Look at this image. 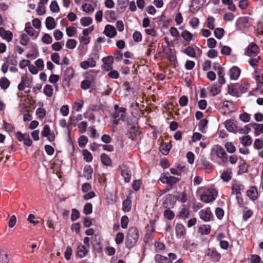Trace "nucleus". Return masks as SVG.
Listing matches in <instances>:
<instances>
[{
    "instance_id": "nucleus-60",
    "label": "nucleus",
    "mask_w": 263,
    "mask_h": 263,
    "mask_svg": "<svg viewBox=\"0 0 263 263\" xmlns=\"http://www.w3.org/2000/svg\"><path fill=\"white\" fill-rule=\"evenodd\" d=\"M129 219L127 216H123L121 219V225L123 229H126L127 227Z\"/></svg>"
},
{
    "instance_id": "nucleus-48",
    "label": "nucleus",
    "mask_w": 263,
    "mask_h": 263,
    "mask_svg": "<svg viewBox=\"0 0 263 263\" xmlns=\"http://www.w3.org/2000/svg\"><path fill=\"white\" fill-rule=\"evenodd\" d=\"M82 9L84 12L87 13H92L94 11V9L92 6L86 3L82 5Z\"/></svg>"
},
{
    "instance_id": "nucleus-23",
    "label": "nucleus",
    "mask_w": 263,
    "mask_h": 263,
    "mask_svg": "<svg viewBox=\"0 0 263 263\" xmlns=\"http://www.w3.org/2000/svg\"><path fill=\"white\" fill-rule=\"evenodd\" d=\"M10 84L9 80L6 77L2 78L0 79V87L4 90L7 89Z\"/></svg>"
},
{
    "instance_id": "nucleus-25",
    "label": "nucleus",
    "mask_w": 263,
    "mask_h": 263,
    "mask_svg": "<svg viewBox=\"0 0 263 263\" xmlns=\"http://www.w3.org/2000/svg\"><path fill=\"white\" fill-rule=\"evenodd\" d=\"M181 36L188 43L193 39V34L187 30L183 31Z\"/></svg>"
},
{
    "instance_id": "nucleus-39",
    "label": "nucleus",
    "mask_w": 263,
    "mask_h": 263,
    "mask_svg": "<svg viewBox=\"0 0 263 263\" xmlns=\"http://www.w3.org/2000/svg\"><path fill=\"white\" fill-rule=\"evenodd\" d=\"M224 29L222 28H217L214 30V35L218 39H221L224 34Z\"/></svg>"
},
{
    "instance_id": "nucleus-28",
    "label": "nucleus",
    "mask_w": 263,
    "mask_h": 263,
    "mask_svg": "<svg viewBox=\"0 0 263 263\" xmlns=\"http://www.w3.org/2000/svg\"><path fill=\"white\" fill-rule=\"evenodd\" d=\"M247 194L248 196L252 200H255L257 198V191L255 188L249 190Z\"/></svg>"
},
{
    "instance_id": "nucleus-17",
    "label": "nucleus",
    "mask_w": 263,
    "mask_h": 263,
    "mask_svg": "<svg viewBox=\"0 0 263 263\" xmlns=\"http://www.w3.org/2000/svg\"><path fill=\"white\" fill-rule=\"evenodd\" d=\"M155 261L156 263H172L168 257L158 254L155 256Z\"/></svg>"
},
{
    "instance_id": "nucleus-61",
    "label": "nucleus",
    "mask_w": 263,
    "mask_h": 263,
    "mask_svg": "<svg viewBox=\"0 0 263 263\" xmlns=\"http://www.w3.org/2000/svg\"><path fill=\"white\" fill-rule=\"evenodd\" d=\"M239 119L243 122L247 123L250 120V115L247 112H244L239 115Z\"/></svg>"
},
{
    "instance_id": "nucleus-1",
    "label": "nucleus",
    "mask_w": 263,
    "mask_h": 263,
    "mask_svg": "<svg viewBox=\"0 0 263 263\" xmlns=\"http://www.w3.org/2000/svg\"><path fill=\"white\" fill-rule=\"evenodd\" d=\"M139 239V232L135 227H132L128 230L126 236L125 246L126 248L130 249L133 247Z\"/></svg>"
},
{
    "instance_id": "nucleus-59",
    "label": "nucleus",
    "mask_w": 263,
    "mask_h": 263,
    "mask_svg": "<svg viewBox=\"0 0 263 263\" xmlns=\"http://www.w3.org/2000/svg\"><path fill=\"white\" fill-rule=\"evenodd\" d=\"M102 61L106 66H110V65L113 63V57L112 56L104 57L103 58Z\"/></svg>"
},
{
    "instance_id": "nucleus-58",
    "label": "nucleus",
    "mask_w": 263,
    "mask_h": 263,
    "mask_svg": "<svg viewBox=\"0 0 263 263\" xmlns=\"http://www.w3.org/2000/svg\"><path fill=\"white\" fill-rule=\"evenodd\" d=\"M51 60L55 63L57 65H60V56L59 54L57 52H54L52 53L51 55Z\"/></svg>"
},
{
    "instance_id": "nucleus-4",
    "label": "nucleus",
    "mask_w": 263,
    "mask_h": 263,
    "mask_svg": "<svg viewBox=\"0 0 263 263\" xmlns=\"http://www.w3.org/2000/svg\"><path fill=\"white\" fill-rule=\"evenodd\" d=\"M211 151L214 153L218 158L221 159L223 162H226L228 161V154L222 146L216 145L212 148Z\"/></svg>"
},
{
    "instance_id": "nucleus-63",
    "label": "nucleus",
    "mask_w": 263,
    "mask_h": 263,
    "mask_svg": "<svg viewBox=\"0 0 263 263\" xmlns=\"http://www.w3.org/2000/svg\"><path fill=\"white\" fill-rule=\"evenodd\" d=\"M79 217H80L79 211L76 209H73L72 210V212H71V220L72 221H75L77 219H78L79 218Z\"/></svg>"
},
{
    "instance_id": "nucleus-9",
    "label": "nucleus",
    "mask_w": 263,
    "mask_h": 263,
    "mask_svg": "<svg viewBox=\"0 0 263 263\" xmlns=\"http://www.w3.org/2000/svg\"><path fill=\"white\" fill-rule=\"evenodd\" d=\"M103 33L107 36L110 38L114 37L117 34V31L115 28L111 25H106Z\"/></svg>"
},
{
    "instance_id": "nucleus-49",
    "label": "nucleus",
    "mask_w": 263,
    "mask_h": 263,
    "mask_svg": "<svg viewBox=\"0 0 263 263\" xmlns=\"http://www.w3.org/2000/svg\"><path fill=\"white\" fill-rule=\"evenodd\" d=\"M50 9L51 11L57 13L60 11V8L56 1H52L50 5Z\"/></svg>"
},
{
    "instance_id": "nucleus-3",
    "label": "nucleus",
    "mask_w": 263,
    "mask_h": 263,
    "mask_svg": "<svg viewBox=\"0 0 263 263\" xmlns=\"http://www.w3.org/2000/svg\"><path fill=\"white\" fill-rule=\"evenodd\" d=\"M159 180L163 184H167L170 186L177 183L180 181V178L171 176L169 173H163L159 179Z\"/></svg>"
},
{
    "instance_id": "nucleus-42",
    "label": "nucleus",
    "mask_w": 263,
    "mask_h": 263,
    "mask_svg": "<svg viewBox=\"0 0 263 263\" xmlns=\"http://www.w3.org/2000/svg\"><path fill=\"white\" fill-rule=\"evenodd\" d=\"M25 31L31 36H33L34 35L35 30L31 26H30V23L26 24Z\"/></svg>"
},
{
    "instance_id": "nucleus-37",
    "label": "nucleus",
    "mask_w": 263,
    "mask_h": 263,
    "mask_svg": "<svg viewBox=\"0 0 263 263\" xmlns=\"http://www.w3.org/2000/svg\"><path fill=\"white\" fill-rule=\"evenodd\" d=\"M261 58L260 56L257 57L250 58L248 62L249 64L253 67H254L258 65V64Z\"/></svg>"
},
{
    "instance_id": "nucleus-51",
    "label": "nucleus",
    "mask_w": 263,
    "mask_h": 263,
    "mask_svg": "<svg viewBox=\"0 0 263 263\" xmlns=\"http://www.w3.org/2000/svg\"><path fill=\"white\" fill-rule=\"evenodd\" d=\"M84 213L86 215H89L92 213V205L90 203H86L83 209Z\"/></svg>"
},
{
    "instance_id": "nucleus-6",
    "label": "nucleus",
    "mask_w": 263,
    "mask_h": 263,
    "mask_svg": "<svg viewBox=\"0 0 263 263\" xmlns=\"http://www.w3.org/2000/svg\"><path fill=\"white\" fill-rule=\"evenodd\" d=\"M200 218L205 222H209L213 217L212 213L210 208L201 210L199 212Z\"/></svg>"
},
{
    "instance_id": "nucleus-47",
    "label": "nucleus",
    "mask_w": 263,
    "mask_h": 263,
    "mask_svg": "<svg viewBox=\"0 0 263 263\" xmlns=\"http://www.w3.org/2000/svg\"><path fill=\"white\" fill-rule=\"evenodd\" d=\"M155 41H152L148 46V49L146 52L147 56H150L152 52H154L156 49Z\"/></svg>"
},
{
    "instance_id": "nucleus-40",
    "label": "nucleus",
    "mask_w": 263,
    "mask_h": 263,
    "mask_svg": "<svg viewBox=\"0 0 263 263\" xmlns=\"http://www.w3.org/2000/svg\"><path fill=\"white\" fill-rule=\"evenodd\" d=\"M78 142L79 146L81 148H83L86 146L88 142V138L86 136H81L79 138Z\"/></svg>"
},
{
    "instance_id": "nucleus-33",
    "label": "nucleus",
    "mask_w": 263,
    "mask_h": 263,
    "mask_svg": "<svg viewBox=\"0 0 263 263\" xmlns=\"http://www.w3.org/2000/svg\"><path fill=\"white\" fill-rule=\"evenodd\" d=\"M92 23V19L90 17H83L80 20L81 24L84 27L88 26Z\"/></svg>"
},
{
    "instance_id": "nucleus-13",
    "label": "nucleus",
    "mask_w": 263,
    "mask_h": 263,
    "mask_svg": "<svg viewBox=\"0 0 263 263\" xmlns=\"http://www.w3.org/2000/svg\"><path fill=\"white\" fill-rule=\"evenodd\" d=\"M96 62L92 59L89 58L88 60L84 61L80 63V66L83 69H87L89 67H94L96 66Z\"/></svg>"
},
{
    "instance_id": "nucleus-34",
    "label": "nucleus",
    "mask_w": 263,
    "mask_h": 263,
    "mask_svg": "<svg viewBox=\"0 0 263 263\" xmlns=\"http://www.w3.org/2000/svg\"><path fill=\"white\" fill-rule=\"evenodd\" d=\"M121 175L126 182H129L130 181L131 177V172L130 171L127 170H123L121 171Z\"/></svg>"
},
{
    "instance_id": "nucleus-5",
    "label": "nucleus",
    "mask_w": 263,
    "mask_h": 263,
    "mask_svg": "<svg viewBox=\"0 0 263 263\" xmlns=\"http://www.w3.org/2000/svg\"><path fill=\"white\" fill-rule=\"evenodd\" d=\"M205 256L210 257V260L214 262H218L221 258V255L215 248H208Z\"/></svg>"
},
{
    "instance_id": "nucleus-15",
    "label": "nucleus",
    "mask_w": 263,
    "mask_h": 263,
    "mask_svg": "<svg viewBox=\"0 0 263 263\" xmlns=\"http://www.w3.org/2000/svg\"><path fill=\"white\" fill-rule=\"evenodd\" d=\"M211 228L209 224H202L199 226L198 232L201 235H208L211 232Z\"/></svg>"
},
{
    "instance_id": "nucleus-21",
    "label": "nucleus",
    "mask_w": 263,
    "mask_h": 263,
    "mask_svg": "<svg viewBox=\"0 0 263 263\" xmlns=\"http://www.w3.org/2000/svg\"><path fill=\"white\" fill-rule=\"evenodd\" d=\"M225 127L230 132H236V126L231 120H227L225 122Z\"/></svg>"
},
{
    "instance_id": "nucleus-64",
    "label": "nucleus",
    "mask_w": 263,
    "mask_h": 263,
    "mask_svg": "<svg viewBox=\"0 0 263 263\" xmlns=\"http://www.w3.org/2000/svg\"><path fill=\"white\" fill-rule=\"evenodd\" d=\"M254 147L257 149H261L263 147V141L259 139H256L254 141Z\"/></svg>"
},
{
    "instance_id": "nucleus-22",
    "label": "nucleus",
    "mask_w": 263,
    "mask_h": 263,
    "mask_svg": "<svg viewBox=\"0 0 263 263\" xmlns=\"http://www.w3.org/2000/svg\"><path fill=\"white\" fill-rule=\"evenodd\" d=\"M172 147V145L171 143H164L161 144L160 146V151L163 155H167Z\"/></svg>"
},
{
    "instance_id": "nucleus-35",
    "label": "nucleus",
    "mask_w": 263,
    "mask_h": 263,
    "mask_svg": "<svg viewBox=\"0 0 263 263\" xmlns=\"http://www.w3.org/2000/svg\"><path fill=\"white\" fill-rule=\"evenodd\" d=\"M206 0H193L192 6H195V9H199L205 3Z\"/></svg>"
},
{
    "instance_id": "nucleus-24",
    "label": "nucleus",
    "mask_w": 263,
    "mask_h": 263,
    "mask_svg": "<svg viewBox=\"0 0 263 263\" xmlns=\"http://www.w3.org/2000/svg\"><path fill=\"white\" fill-rule=\"evenodd\" d=\"M132 207V202L130 200L126 199L122 203V210L125 212H129Z\"/></svg>"
},
{
    "instance_id": "nucleus-26",
    "label": "nucleus",
    "mask_w": 263,
    "mask_h": 263,
    "mask_svg": "<svg viewBox=\"0 0 263 263\" xmlns=\"http://www.w3.org/2000/svg\"><path fill=\"white\" fill-rule=\"evenodd\" d=\"M101 160L102 163L106 166H109L111 164V159L106 154L103 153L101 155Z\"/></svg>"
},
{
    "instance_id": "nucleus-30",
    "label": "nucleus",
    "mask_w": 263,
    "mask_h": 263,
    "mask_svg": "<svg viewBox=\"0 0 263 263\" xmlns=\"http://www.w3.org/2000/svg\"><path fill=\"white\" fill-rule=\"evenodd\" d=\"M208 121L206 119L201 120L198 124L199 130L203 133H205V129L208 124Z\"/></svg>"
},
{
    "instance_id": "nucleus-36",
    "label": "nucleus",
    "mask_w": 263,
    "mask_h": 263,
    "mask_svg": "<svg viewBox=\"0 0 263 263\" xmlns=\"http://www.w3.org/2000/svg\"><path fill=\"white\" fill-rule=\"evenodd\" d=\"M83 155L84 159L87 162H90L92 160V156L90 152L87 149L83 150Z\"/></svg>"
},
{
    "instance_id": "nucleus-18",
    "label": "nucleus",
    "mask_w": 263,
    "mask_h": 263,
    "mask_svg": "<svg viewBox=\"0 0 263 263\" xmlns=\"http://www.w3.org/2000/svg\"><path fill=\"white\" fill-rule=\"evenodd\" d=\"M87 252L88 250L84 246L80 245L77 247L76 253L80 258L85 257Z\"/></svg>"
},
{
    "instance_id": "nucleus-8",
    "label": "nucleus",
    "mask_w": 263,
    "mask_h": 263,
    "mask_svg": "<svg viewBox=\"0 0 263 263\" xmlns=\"http://www.w3.org/2000/svg\"><path fill=\"white\" fill-rule=\"evenodd\" d=\"M258 52L259 49L258 46L254 43H251L248 46L245 54L248 56H252L253 54H256Z\"/></svg>"
},
{
    "instance_id": "nucleus-45",
    "label": "nucleus",
    "mask_w": 263,
    "mask_h": 263,
    "mask_svg": "<svg viewBox=\"0 0 263 263\" xmlns=\"http://www.w3.org/2000/svg\"><path fill=\"white\" fill-rule=\"evenodd\" d=\"M164 216L168 220L173 219L175 217L174 213L170 209H166L164 211Z\"/></svg>"
},
{
    "instance_id": "nucleus-55",
    "label": "nucleus",
    "mask_w": 263,
    "mask_h": 263,
    "mask_svg": "<svg viewBox=\"0 0 263 263\" xmlns=\"http://www.w3.org/2000/svg\"><path fill=\"white\" fill-rule=\"evenodd\" d=\"M189 210L186 208H182L179 212V216L180 218L184 219L189 216Z\"/></svg>"
},
{
    "instance_id": "nucleus-32",
    "label": "nucleus",
    "mask_w": 263,
    "mask_h": 263,
    "mask_svg": "<svg viewBox=\"0 0 263 263\" xmlns=\"http://www.w3.org/2000/svg\"><path fill=\"white\" fill-rule=\"evenodd\" d=\"M183 52L192 58H194L196 56L195 49L191 46L186 47L184 50H183Z\"/></svg>"
},
{
    "instance_id": "nucleus-56",
    "label": "nucleus",
    "mask_w": 263,
    "mask_h": 263,
    "mask_svg": "<svg viewBox=\"0 0 263 263\" xmlns=\"http://www.w3.org/2000/svg\"><path fill=\"white\" fill-rule=\"evenodd\" d=\"M254 126V129L255 130V134L256 135L260 134V133H263V124H257L255 123H254L253 124Z\"/></svg>"
},
{
    "instance_id": "nucleus-7",
    "label": "nucleus",
    "mask_w": 263,
    "mask_h": 263,
    "mask_svg": "<svg viewBox=\"0 0 263 263\" xmlns=\"http://www.w3.org/2000/svg\"><path fill=\"white\" fill-rule=\"evenodd\" d=\"M216 195L214 193L209 192H204L200 196V200L205 203L212 202L216 199Z\"/></svg>"
},
{
    "instance_id": "nucleus-54",
    "label": "nucleus",
    "mask_w": 263,
    "mask_h": 263,
    "mask_svg": "<svg viewBox=\"0 0 263 263\" xmlns=\"http://www.w3.org/2000/svg\"><path fill=\"white\" fill-rule=\"evenodd\" d=\"M91 82L89 80H85L81 83V87L84 90H87L90 87Z\"/></svg>"
},
{
    "instance_id": "nucleus-12",
    "label": "nucleus",
    "mask_w": 263,
    "mask_h": 263,
    "mask_svg": "<svg viewBox=\"0 0 263 263\" xmlns=\"http://www.w3.org/2000/svg\"><path fill=\"white\" fill-rule=\"evenodd\" d=\"M74 75V70L71 67H67L64 72L63 82H68L70 81L73 78Z\"/></svg>"
},
{
    "instance_id": "nucleus-20",
    "label": "nucleus",
    "mask_w": 263,
    "mask_h": 263,
    "mask_svg": "<svg viewBox=\"0 0 263 263\" xmlns=\"http://www.w3.org/2000/svg\"><path fill=\"white\" fill-rule=\"evenodd\" d=\"M46 27L49 30H52L55 27L56 24L54 19L51 16H48L46 19Z\"/></svg>"
},
{
    "instance_id": "nucleus-29",
    "label": "nucleus",
    "mask_w": 263,
    "mask_h": 263,
    "mask_svg": "<svg viewBox=\"0 0 263 263\" xmlns=\"http://www.w3.org/2000/svg\"><path fill=\"white\" fill-rule=\"evenodd\" d=\"M44 93L48 97H50L52 96L53 92V89L52 86L50 85H46L44 90Z\"/></svg>"
},
{
    "instance_id": "nucleus-46",
    "label": "nucleus",
    "mask_w": 263,
    "mask_h": 263,
    "mask_svg": "<svg viewBox=\"0 0 263 263\" xmlns=\"http://www.w3.org/2000/svg\"><path fill=\"white\" fill-rule=\"evenodd\" d=\"M224 146L227 152L230 153H233L236 151V147L231 142H227Z\"/></svg>"
},
{
    "instance_id": "nucleus-19",
    "label": "nucleus",
    "mask_w": 263,
    "mask_h": 263,
    "mask_svg": "<svg viewBox=\"0 0 263 263\" xmlns=\"http://www.w3.org/2000/svg\"><path fill=\"white\" fill-rule=\"evenodd\" d=\"M232 177V172L231 170L228 169L224 171H223L221 175L220 178L223 180L224 182L229 181Z\"/></svg>"
},
{
    "instance_id": "nucleus-52",
    "label": "nucleus",
    "mask_w": 263,
    "mask_h": 263,
    "mask_svg": "<svg viewBox=\"0 0 263 263\" xmlns=\"http://www.w3.org/2000/svg\"><path fill=\"white\" fill-rule=\"evenodd\" d=\"M66 34L68 36L72 37L76 33L77 30L74 27L69 26L66 28Z\"/></svg>"
},
{
    "instance_id": "nucleus-11",
    "label": "nucleus",
    "mask_w": 263,
    "mask_h": 263,
    "mask_svg": "<svg viewBox=\"0 0 263 263\" xmlns=\"http://www.w3.org/2000/svg\"><path fill=\"white\" fill-rule=\"evenodd\" d=\"M83 119L82 115L81 114L78 115L76 117H71L69 120L68 124L67 125V129L70 130L72 128V125L76 126L77 123L82 120Z\"/></svg>"
},
{
    "instance_id": "nucleus-50",
    "label": "nucleus",
    "mask_w": 263,
    "mask_h": 263,
    "mask_svg": "<svg viewBox=\"0 0 263 263\" xmlns=\"http://www.w3.org/2000/svg\"><path fill=\"white\" fill-rule=\"evenodd\" d=\"M37 14L39 15H43L46 12L45 7L44 5L42 3L38 4V7L36 9Z\"/></svg>"
},
{
    "instance_id": "nucleus-44",
    "label": "nucleus",
    "mask_w": 263,
    "mask_h": 263,
    "mask_svg": "<svg viewBox=\"0 0 263 263\" xmlns=\"http://www.w3.org/2000/svg\"><path fill=\"white\" fill-rule=\"evenodd\" d=\"M29 38L28 35L25 33L21 35L20 37V44L23 46H26L29 41Z\"/></svg>"
},
{
    "instance_id": "nucleus-53",
    "label": "nucleus",
    "mask_w": 263,
    "mask_h": 263,
    "mask_svg": "<svg viewBox=\"0 0 263 263\" xmlns=\"http://www.w3.org/2000/svg\"><path fill=\"white\" fill-rule=\"evenodd\" d=\"M9 258L4 252H0V263H9Z\"/></svg>"
},
{
    "instance_id": "nucleus-10",
    "label": "nucleus",
    "mask_w": 263,
    "mask_h": 263,
    "mask_svg": "<svg viewBox=\"0 0 263 263\" xmlns=\"http://www.w3.org/2000/svg\"><path fill=\"white\" fill-rule=\"evenodd\" d=\"M0 36L9 42L12 39L13 34L10 31L6 30L3 27H0Z\"/></svg>"
},
{
    "instance_id": "nucleus-31",
    "label": "nucleus",
    "mask_w": 263,
    "mask_h": 263,
    "mask_svg": "<svg viewBox=\"0 0 263 263\" xmlns=\"http://www.w3.org/2000/svg\"><path fill=\"white\" fill-rule=\"evenodd\" d=\"M242 185L240 184L235 183L232 185V194L236 195H240L241 194L240 191L241 190Z\"/></svg>"
},
{
    "instance_id": "nucleus-62",
    "label": "nucleus",
    "mask_w": 263,
    "mask_h": 263,
    "mask_svg": "<svg viewBox=\"0 0 263 263\" xmlns=\"http://www.w3.org/2000/svg\"><path fill=\"white\" fill-rule=\"evenodd\" d=\"M41 135L44 137H47L50 135V128L48 125H45L44 126L43 130L41 132Z\"/></svg>"
},
{
    "instance_id": "nucleus-43",
    "label": "nucleus",
    "mask_w": 263,
    "mask_h": 263,
    "mask_svg": "<svg viewBox=\"0 0 263 263\" xmlns=\"http://www.w3.org/2000/svg\"><path fill=\"white\" fill-rule=\"evenodd\" d=\"M77 42L74 39H68L66 43V47L70 49H74L77 45Z\"/></svg>"
},
{
    "instance_id": "nucleus-2",
    "label": "nucleus",
    "mask_w": 263,
    "mask_h": 263,
    "mask_svg": "<svg viewBox=\"0 0 263 263\" xmlns=\"http://www.w3.org/2000/svg\"><path fill=\"white\" fill-rule=\"evenodd\" d=\"M248 89V84L246 83H236L228 86V91L232 95L239 96V94L246 92Z\"/></svg>"
},
{
    "instance_id": "nucleus-57",
    "label": "nucleus",
    "mask_w": 263,
    "mask_h": 263,
    "mask_svg": "<svg viewBox=\"0 0 263 263\" xmlns=\"http://www.w3.org/2000/svg\"><path fill=\"white\" fill-rule=\"evenodd\" d=\"M42 41L46 44H51L52 42L51 36L47 33H45L42 38Z\"/></svg>"
},
{
    "instance_id": "nucleus-38",
    "label": "nucleus",
    "mask_w": 263,
    "mask_h": 263,
    "mask_svg": "<svg viewBox=\"0 0 263 263\" xmlns=\"http://www.w3.org/2000/svg\"><path fill=\"white\" fill-rule=\"evenodd\" d=\"M252 143V139L250 136H243L241 138V144L244 146H249Z\"/></svg>"
},
{
    "instance_id": "nucleus-27",
    "label": "nucleus",
    "mask_w": 263,
    "mask_h": 263,
    "mask_svg": "<svg viewBox=\"0 0 263 263\" xmlns=\"http://www.w3.org/2000/svg\"><path fill=\"white\" fill-rule=\"evenodd\" d=\"M84 172L86 174L85 177L87 179L89 180L91 178L93 170L90 165H86L84 168Z\"/></svg>"
},
{
    "instance_id": "nucleus-16",
    "label": "nucleus",
    "mask_w": 263,
    "mask_h": 263,
    "mask_svg": "<svg viewBox=\"0 0 263 263\" xmlns=\"http://www.w3.org/2000/svg\"><path fill=\"white\" fill-rule=\"evenodd\" d=\"M176 234L178 237H181L185 234L184 226L180 223H177L175 227Z\"/></svg>"
},
{
    "instance_id": "nucleus-14",
    "label": "nucleus",
    "mask_w": 263,
    "mask_h": 263,
    "mask_svg": "<svg viewBox=\"0 0 263 263\" xmlns=\"http://www.w3.org/2000/svg\"><path fill=\"white\" fill-rule=\"evenodd\" d=\"M240 70L236 66H233L230 69V77L231 80H237L240 76Z\"/></svg>"
},
{
    "instance_id": "nucleus-41",
    "label": "nucleus",
    "mask_w": 263,
    "mask_h": 263,
    "mask_svg": "<svg viewBox=\"0 0 263 263\" xmlns=\"http://www.w3.org/2000/svg\"><path fill=\"white\" fill-rule=\"evenodd\" d=\"M87 125L88 124L86 121H82L79 123L78 125L79 132L81 134L85 133L86 131Z\"/></svg>"
}]
</instances>
